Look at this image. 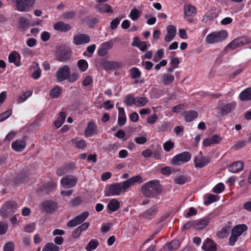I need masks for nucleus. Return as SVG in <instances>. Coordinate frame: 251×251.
Listing matches in <instances>:
<instances>
[{"instance_id":"f257e3e1","label":"nucleus","mask_w":251,"mask_h":251,"mask_svg":"<svg viewBox=\"0 0 251 251\" xmlns=\"http://www.w3.org/2000/svg\"><path fill=\"white\" fill-rule=\"evenodd\" d=\"M143 181L142 177L140 175H137L122 182L114 183L109 186L107 193L105 194V196L108 197L120 195L122 192H126L134 183H141Z\"/></svg>"},{"instance_id":"f03ea898","label":"nucleus","mask_w":251,"mask_h":251,"mask_svg":"<svg viewBox=\"0 0 251 251\" xmlns=\"http://www.w3.org/2000/svg\"><path fill=\"white\" fill-rule=\"evenodd\" d=\"M141 192L147 198H154L162 192L161 185L158 180H150L140 187Z\"/></svg>"},{"instance_id":"7ed1b4c3","label":"nucleus","mask_w":251,"mask_h":251,"mask_svg":"<svg viewBox=\"0 0 251 251\" xmlns=\"http://www.w3.org/2000/svg\"><path fill=\"white\" fill-rule=\"evenodd\" d=\"M227 37V32L226 30L213 32L206 36V41L208 44H215L224 41Z\"/></svg>"},{"instance_id":"20e7f679","label":"nucleus","mask_w":251,"mask_h":251,"mask_svg":"<svg viewBox=\"0 0 251 251\" xmlns=\"http://www.w3.org/2000/svg\"><path fill=\"white\" fill-rule=\"evenodd\" d=\"M16 9L20 12H29L33 8L35 0H14Z\"/></svg>"},{"instance_id":"39448f33","label":"nucleus","mask_w":251,"mask_h":251,"mask_svg":"<svg viewBox=\"0 0 251 251\" xmlns=\"http://www.w3.org/2000/svg\"><path fill=\"white\" fill-rule=\"evenodd\" d=\"M191 158V154L188 151H184L174 156L171 163L174 165H180L188 162Z\"/></svg>"},{"instance_id":"423d86ee","label":"nucleus","mask_w":251,"mask_h":251,"mask_svg":"<svg viewBox=\"0 0 251 251\" xmlns=\"http://www.w3.org/2000/svg\"><path fill=\"white\" fill-rule=\"evenodd\" d=\"M70 74V68L68 65H65L60 67L56 72L55 76L58 82H61L67 79Z\"/></svg>"},{"instance_id":"0eeeda50","label":"nucleus","mask_w":251,"mask_h":251,"mask_svg":"<svg viewBox=\"0 0 251 251\" xmlns=\"http://www.w3.org/2000/svg\"><path fill=\"white\" fill-rule=\"evenodd\" d=\"M77 182V178L74 176L68 175L61 179V185L65 188H70L74 187Z\"/></svg>"},{"instance_id":"6e6552de","label":"nucleus","mask_w":251,"mask_h":251,"mask_svg":"<svg viewBox=\"0 0 251 251\" xmlns=\"http://www.w3.org/2000/svg\"><path fill=\"white\" fill-rule=\"evenodd\" d=\"M89 214V212L87 211L83 212L73 219L70 220L67 223V226L68 227H73L80 224L86 220V219L88 217Z\"/></svg>"},{"instance_id":"1a4fd4ad","label":"nucleus","mask_w":251,"mask_h":251,"mask_svg":"<svg viewBox=\"0 0 251 251\" xmlns=\"http://www.w3.org/2000/svg\"><path fill=\"white\" fill-rule=\"evenodd\" d=\"M100 63L102 68L106 70L116 69L122 66V63L120 62L108 61L104 59H101Z\"/></svg>"},{"instance_id":"9d476101","label":"nucleus","mask_w":251,"mask_h":251,"mask_svg":"<svg viewBox=\"0 0 251 251\" xmlns=\"http://www.w3.org/2000/svg\"><path fill=\"white\" fill-rule=\"evenodd\" d=\"M17 204L15 201H8L5 203L0 212L2 215H11L15 212Z\"/></svg>"},{"instance_id":"9b49d317","label":"nucleus","mask_w":251,"mask_h":251,"mask_svg":"<svg viewBox=\"0 0 251 251\" xmlns=\"http://www.w3.org/2000/svg\"><path fill=\"white\" fill-rule=\"evenodd\" d=\"M236 105L235 101L223 104L219 108L221 115L224 116L233 111L236 107Z\"/></svg>"},{"instance_id":"f8f14e48","label":"nucleus","mask_w":251,"mask_h":251,"mask_svg":"<svg viewBox=\"0 0 251 251\" xmlns=\"http://www.w3.org/2000/svg\"><path fill=\"white\" fill-rule=\"evenodd\" d=\"M90 41L89 35L86 34L78 33L73 38V43L76 45L87 44Z\"/></svg>"},{"instance_id":"ddd939ff","label":"nucleus","mask_w":251,"mask_h":251,"mask_svg":"<svg viewBox=\"0 0 251 251\" xmlns=\"http://www.w3.org/2000/svg\"><path fill=\"white\" fill-rule=\"evenodd\" d=\"M42 209L48 213L54 212L57 208V204L51 201H47L42 204Z\"/></svg>"},{"instance_id":"4468645a","label":"nucleus","mask_w":251,"mask_h":251,"mask_svg":"<svg viewBox=\"0 0 251 251\" xmlns=\"http://www.w3.org/2000/svg\"><path fill=\"white\" fill-rule=\"evenodd\" d=\"M248 42L247 38L244 37H240L236 38L232 42H231L228 45V47L231 48L232 50H234L237 48L244 46L248 44Z\"/></svg>"},{"instance_id":"2eb2a0df","label":"nucleus","mask_w":251,"mask_h":251,"mask_svg":"<svg viewBox=\"0 0 251 251\" xmlns=\"http://www.w3.org/2000/svg\"><path fill=\"white\" fill-rule=\"evenodd\" d=\"M72 55L70 49H64L57 53V60L61 62H65L69 60Z\"/></svg>"},{"instance_id":"dca6fc26","label":"nucleus","mask_w":251,"mask_h":251,"mask_svg":"<svg viewBox=\"0 0 251 251\" xmlns=\"http://www.w3.org/2000/svg\"><path fill=\"white\" fill-rule=\"evenodd\" d=\"M75 169V164L73 163H69L58 169L56 173L58 176H62L66 174L71 173Z\"/></svg>"},{"instance_id":"f3484780","label":"nucleus","mask_w":251,"mask_h":251,"mask_svg":"<svg viewBox=\"0 0 251 251\" xmlns=\"http://www.w3.org/2000/svg\"><path fill=\"white\" fill-rule=\"evenodd\" d=\"M210 162L208 157L201 156L195 158L194 162L196 168H201L205 166Z\"/></svg>"},{"instance_id":"a211bd4d","label":"nucleus","mask_w":251,"mask_h":251,"mask_svg":"<svg viewBox=\"0 0 251 251\" xmlns=\"http://www.w3.org/2000/svg\"><path fill=\"white\" fill-rule=\"evenodd\" d=\"M221 138L217 134L213 135L210 138L205 139L203 141L204 147H208L212 144H217L221 141Z\"/></svg>"},{"instance_id":"6ab92c4d","label":"nucleus","mask_w":251,"mask_h":251,"mask_svg":"<svg viewBox=\"0 0 251 251\" xmlns=\"http://www.w3.org/2000/svg\"><path fill=\"white\" fill-rule=\"evenodd\" d=\"M26 145V142L24 139H19L13 141L11 147L14 151L21 152L25 148Z\"/></svg>"},{"instance_id":"aec40b11","label":"nucleus","mask_w":251,"mask_h":251,"mask_svg":"<svg viewBox=\"0 0 251 251\" xmlns=\"http://www.w3.org/2000/svg\"><path fill=\"white\" fill-rule=\"evenodd\" d=\"M167 34L165 37L164 40L166 42H171L175 38L176 33V27L172 25H168L167 27Z\"/></svg>"},{"instance_id":"412c9836","label":"nucleus","mask_w":251,"mask_h":251,"mask_svg":"<svg viewBox=\"0 0 251 251\" xmlns=\"http://www.w3.org/2000/svg\"><path fill=\"white\" fill-rule=\"evenodd\" d=\"M97 128V126L94 122H89L84 131L85 136L87 137L92 136L95 133Z\"/></svg>"},{"instance_id":"4be33fe9","label":"nucleus","mask_w":251,"mask_h":251,"mask_svg":"<svg viewBox=\"0 0 251 251\" xmlns=\"http://www.w3.org/2000/svg\"><path fill=\"white\" fill-rule=\"evenodd\" d=\"M202 249L205 251H216L217 250L216 244L209 238H207L203 243Z\"/></svg>"},{"instance_id":"5701e85b","label":"nucleus","mask_w":251,"mask_h":251,"mask_svg":"<svg viewBox=\"0 0 251 251\" xmlns=\"http://www.w3.org/2000/svg\"><path fill=\"white\" fill-rule=\"evenodd\" d=\"M157 212L158 209L157 206L153 205L143 212L142 216L144 218L151 219L155 217V215Z\"/></svg>"},{"instance_id":"b1692460","label":"nucleus","mask_w":251,"mask_h":251,"mask_svg":"<svg viewBox=\"0 0 251 251\" xmlns=\"http://www.w3.org/2000/svg\"><path fill=\"white\" fill-rule=\"evenodd\" d=\"M244 167V163L241 161H237L233 163L228 168V170L233 173H236L241 171Z\"/></svg>"},{"instance_id":"393cba45","label":"nucleus","mask_w":251,"mask_h":251,"mask_svg":"<svg viewBox=\"0 0 251 251\" xmlns=\"http://www.w3.org/2000/svg\"><path fill=\"white\" fill-rule=\"evenodd\" d=\"M54 29L61 32H67L71 29V26L63 22H59L54 25Z\"/></svg>"},{"instance_id":"a878e982","label":"nucleus","mask_w":251,"mask_h":251,"mask_svg":"<svg viewBox=\"0 0 251 251\" xmlns=\"http://www.w3.org/2000/svg\"><path fill=\"white\" fill-rule=\"evenodd\" d=\"M8 60L10 63H13L16 66L21 65L20 55L16 51H13L9 54Z\"/></svg>"},{"instance_id":"bb28decb","label":"nucleus","mask_w":251,"mask_h":251,"mask_svg":"<svg viewBox=\"0 0 251 251\" xmlns=\"http://www.w3.org/2000/svg\"><path fill=\"white\" fill-rule=\"evenodd\" d=\"M248 229V227L245 224H240L234 226L231 232L239 237L242 234Z\"/></svg>"},{"instance_id":"cd10ccee","label":"nucleus","mask_w":251,"mask_h":251,"mask_svg":"<svg viewBox=\"0 0 251 251\" xmlns=\"http://www.w3.org/2000/svg\"><path fill=\"white\" fill-rule=\"evenodd\" d=\"M97 11L103 13H112L113 10L111 6L107 4H98L95 7Z\"/></svg>"},{"instance_id":"c85d7f7f","label":"nucleus","mask_w":251,"mask_h":251,"mask_svg":"<svg viewBox=\"0 0 251 251\" xmlns=\"http://www.w3.org/2000/svg\"><path fill=\"white\" fill-rule=\"evenodd\" d=\"M198 116V113L194 110H189L184 112L183 116L187 122H190L195 119Z\"/></svg>"},{"instance_id":"c756f323","label":"nucleus","mask_w":251,"mask_h":251,"mask_svg":"<svg viewBox=\"0 0 251 251\" xmlns=\"http://www.w3.org/2000/svg\"><path fill=\"white\" fill-rule=\"evenodd\" d=\"M126 118L124 109L122 107L118 108V123L119 126H124L126 122Z\"/></svg>"},{"instance_id":"7c9ffc66","label":"nucleus","mask_w":251,"mask_h":251,"mask_svg":"<svg viewBox=\"0 0 251 251\" xmlns=\"http://www.w3.org/2000/svg\"><path fill=\"white\" fill-rule=\"evenodd\" d=\"M239 99L243 101L251 100V87L246 88L239 95Z\"/></svg>"},{"instance_id":"2f4dec72","label":"nucleus","mask_w":251,"mask_h":251,"mask_svg":"<svg viewBox=\"0 0 251 251\" xmlns=\"http://www.w3.org/2000/svg\"><path fill=\"white\" fill-rule=\"evenodd\" d=\"M209 222V219L207 218L195 221V228L199 230L203 229L208 225Z\"/></svg>"},{"instance_id":"473e14b6","label":"nucleus","mask_w":251,"mask_h":251,"mask_svg":"<svg viewBox=\"0 0 251 251\" xmlns=\"http://www.w3.org/2000/svg\"><path fill=\"white\" fill-rule=\"evenodd\" d=\"M107 208L110 211L108 212H114L117 211L120 208V202L116 199H112L107 204Z\"/></svg>"},{"instance_id":"72a5a7b5","label":"nucleus","mask_w":251,"mask_h":251,"mask_svg":"<svg viewBox=\"0 0 251 251\" xmlns=\"http://www.w3.org/2000/svg\"><path fill=\"white\" fill-rule=\"evenodd\" d=\"M184 14L186 16H193L196 14V8L191 5H185L184 7Z\"/></svg>"},{"instance_id":"f704fd0d","label":"nucleus","mask_w":251,"mask_h":251,"mask_svg":"<svg viewBox=\"0 0 251 251\" xmlns=\"http://www.w3.org/2000/svg\"><path fill=\"white\" fill-rule=\"evenodd\" d=\"M19 28L23 31L26 30L29 25V21L27 19L20 17L19 18Z\"/></svg>"},{"instance_id":"c9c22d12","label":"nucleus","mask_w":251,"mask_h":251,"mask_svg":"<svg viewBox=\"0 0 251 251\" xmlns=\"http://www.w3.org/2000/svg\"><path fill=\"white\" fill-rule=\"evenodd\" d=\"M99 245V242L96 239H92L85 247L87 251H92L95 250Z\"/></svg>"},{"instance_id":"e433bc0d","label":"nucleus","mask_w":251,"mask_h":251,"mask_svg":"<svg viewBox=\"0 0 251 251\" xmlns=\"http://www.w3.org/2000/svg\"><path fill=\"white\" fill-rule=\"evenodd\" d=\"M148 101V99L147 97H136L135 98L134 105L138 107H142L144 106Z\"/></svg>"},{"instance_id":"4c0bfd02","label":"nucleus","mask_w":251,"mask_h":251,"mask_svg":"<svg viewBox=\"0 0 251 251\" xmlns=\"http://www.w3.org/2000/svg\"><path fill=\"white\" fill-rule=\"evenodd\" d=\"M71 142L73 144H75L78 149H84L86 146V142L84 140H78V138H73L71 140Z\"/></svg>"},{"instance_id":"58836bf2","label":"nucleus","mask_w":251,"mask_h":251,"mask_svg":"<svg viewBox=\"0 0 251 251\" xmlns=\"http://www.w3.org/2000/svg\"><path fill=\"white\" fill-rule=\"evenodd\" d=\"M61 88L57 85L50 90V95L52 98H57L61 94Z\"/></svg>"},{"instance_id":"ea45409f","label":"nucleus","mask_w":251,"mask_h":251,"mask_svg":"<svg viewBox=\"0 0 251 251\" xmlns=\"http://www.w3.org/2000/svg\"><path fill=\"white\" fill-rule=\"evenodd\" d=\"M59 247L55 245L53 243H49L47 244L42 251H59Z\"/></svg>"},{"instance_id":"a19ab883","label":"nucleus","mask_w":251,"mask_h":251,"mask_svg":"<svg viewBox=\"0 0 251 251\" xmlns=\"http://www.w3.org/2000/svg\"><path fill=\"white\" fill-rule=\"evenodd\" d=\"M162 82L165 85H169L175 79L174 76L171 74H164L162 75Z\"/></svg>"},{"instance_id":"79ce46f5","label":"nucleus","mask_w":251,"mask_h":251,"mask_svg":"<svg viewBox=\"0 0 251 251\" xmlns=\"http://www.w3.org/2000/svg\"><path fill=\"white\" fill-rule=\"evenodd\" d=\"M129 73L132 79L138 78L141 76V73L136 67H133L129 70Z\"/></svg>"},{"instance_id":"37998d69","label":"nucleus","mask_w":251,"mask_h":251,"mask_svg":"<svg viewBox=\"0 0 251 251\" xmlns=\"http://www.w3.org/2000/svg\"><path fill=\"white\" fill-rule=\"evenodd\" d=\"M141 14V11H140L136 8H134L131 10L129 16L132 20L136 21L139 18Z\"/></svg>"},{"instance_id":"c03bdc74","label":"nucleus","mask_w":251,"mask_h":251,"mask_svg":"<svg viewBox=\"0 0 251 251\" xmlns=\"http://www.w3.org/2000/svg\"><path fill=\"white\" fill-rule=\"evenodd\" d=\"M77 65L79 70L82 72L86 71L88 67V63L84 59H80L78 60Z\"/></svg>"},{"instance_id":"a18cd8bd","label":"nucleus","mask_w":251,"mask_h":251,"mask_svg":"<svg viewBox=\"0 0 251 251\" xmlns=\"http://www.w3.org/2000/svg\"><path fill=\"white\" fill-rule=\"evenodd\" d=\"M229 228L227 226L223 227L217 233V236L220 239L226 237L229 233Z\"/></svg>"},{"instance_id":"49530a36","label":"nucleus","mask_w":251,"mask_h":251,"mask_svg":"<svg viewBox=\"0 0 251 251\" xmlns=\"http://www.w3.org/2000/svg\"><path fill=\"white\" fill-rule=\"evenodd\" d=\"M133 46L138 47L141 51H144L147 49V45L145 42L139 41L137 42H133L132 43Z\"/></svg>"},{"instance_id":"de8ad7c7","label":"nucleus","mask_w":251,"mask_h":251,"mask_svg":"<svg viewBox=\"0 0 251 251\" xmlns=\"http://www.w3.org/2000/svg\"><path fill=\"white\" fill-rule=\"evenodd\" d=\"M174 181L176 184L182 185L188 181V178L185 176L181 175L175 178Z\"/></svg>"},{"instance_id":"09e8293b","label":"nucleus","mask_w":251,"mask_h":251,"mask_svg":"<svg viewBox=\"0 0 251 251\" xmlns=\"http://www.w3.org/2000/svg\"><path fill=\"white\" fill-rule=\"evenodd\" d=\"M79 77V75L77 73L74 72L72 74H69L68 75L67 80L70 83H74L75 81H76Z\"/></svg>"},{"instance_id":"8fccbe9b","label":"nucleus","mask_w":251,"mask_h":251,"mask_svg":"<svg viewBox=\"0 0 251 251\" xmlns=\"http://www.w3.org/2000/svg\"><path fill=\"white\" fill-rule=\"evenodd\" d=\"M12 109H10L0 114V122H3L8 118H9L12 114Z\"/></svg>"},{"instance_id":"3c124183","label":"nucleus","mask_w":251,"mask_h":251,"mask_svg":"<svg viewBox=\"0 0 251 251\" xmlns=\"http://www.w3.org/2000/svg\"><path fill=\"white\" fill-rule=\"evenodd\" d=\"M35 67H37V69L35 70L34 72L32 73L31 76L34 79H37L41 76V70L40 68L38 67V64H36Z\"/></svg>"},{"instance_id":"603ef678","label":"nucleus","mask_w":251,"mask_h":251,"mask_svg":"<svg viewBox=\"0 0 251 251\" xmlns=\"http://www.w3.org/2000/svg\"><path fill=\"white\" fill-rule=\"evenodd\" d=\"M164 55V50L160 49L157 51L153 57V61L157 62L161 59Z\"/></svg>"},{"instance_id":"864d4df0","label":"nucleus","mask_w":251,"mask_h":251,"mask_svg":"<svg viewBox=\"0 0 251 251\" xmlns=\"http://www.w3.org/2000/svg\"><path fill=\"white\" fill-rule=\"evenodd\" d=\"M180 245L179 241L178 240H174L168 244V248L170 250H176Z\"/></svg>"},{"instance_id":"5fc2aeb1","label":"nucleus","mask_w":251,"mask_h":251,"mask_svg":"<svg viewBox=\"0 0 251 251\" xmlns=\"http://www.w3.org/2000/svg\"><path fill=\"white\" fill-rule=\"evenodd\" d=\"M32 95V92L30 91H27L25 92L24 94L21 95L18 100V102L21 103L24 102L25 100L27 98L29 97Z\"/></svg>"},{"instance_id":"6e6d98bb","label":"nucleus","mask_w":251,"mask_h":251,"mask_svg":"<svg viewBox=\"0 0 251 251\" xmlns=\"http://www.w3.org/2000/svg\"><path fill=\"white\" fill-rule=\"evenodd\" d=\"M217 197H218V196L213 194L208 195L207 196L208 200L204 201V204L207 205L217 201Z\"/></svg>"},{"instance_id":"4d7b16f0","label":"nucleus","mask_w":251,"mask_h":251,"mask_svg":"<svg viewBox=\"0 0 251 251\" xmlns=\"http://www.w3.org/2000/svg\"><path fill=\"white\" fill-rule=\"evenodd\" d=\"M76 13L74 11H67L62 14L63 18L66 19H71L75 17Z\"/></svg>"},{"instance_id":"13d9d810","label":"nucleus","mask_w":251,"mask_h":251,"mask_svg":"<svg viewBox=\"0 0 251 251\" xmlns=\"http://www.w3.org/2000/svg\"><path fill=\"white\" fill-rule=\"evenodd\" d=\"M113 40H111L108 41L103 42L100 46L104 49H106L107 50H110L113 47Z\"/></svg>"},{"instance_id":"bf43d9fd","label":"nucleus","mask_w":251,"mask_h":251,"mask_svg":"<svg viewBox=\"0 0 251 251\" xmlns=\"http://www.w3.org/2000/svg\"><path fill=\"white\" fill-rule=\"evenodd\" d=\"M225 186L223 183H219L217 184L213 188V192L215 193H221L224 189Z\"/></svg>"},{"instance_id":"052dcab7","label":"nucleus","mask_w":251,"mask_h":251,"mask_svg":"<svg viewBox=\"0 0 251 251\" xmlns=\"http://www.w3.org/2000/svg\"><path fill=\"white\" fill-rule=\"evenodd\" d=\"M174 147V144L171 141H168L163 144V148L165 151L168 152Z\"/></svg>"},{"instance_id":"680f3d73","label":"nucleus","mask_w":251,"mask_h":251,"mask_svg":"<svg viewBox=\"0 0 251 251\" xmlns=\"http://www.w3.org/2000/svg\"><path fill=\"white\" fill-rule=\"evenodd\" d=\"M238 237V236H237L232 232H231V235L229 238V245L231 246H234L235 245V242L237 241Z\"/></svg>"},{"instance_id":"e2e57ef3","label":"nucleus","mask_w":251,"mask_h":251,"mask_svg":"<svg viewBox=\"0 0 251 251\" xmlns=\"http://www.w3.org/2000/svg\"><path fill=\"white\" fill-rule=\"evenodd\" d=\"M135 98L128 95L125 99L124 102L127 106H129L132 104H134Z\"/></svg>"},{"instance_id":"0e129e2a","label":"nucleus","mask_w":251,"mask_h":251,"mask_svg":"<svg viewBox=\"0 0 251 251\" xmlns=\"http://www.w3.org/2000/svg\"><path fill=\"white\" fill-rule=\"evenodd\" d=\"M14 244L12 242H8L4 246V251H14Z\"/></svg>"},{"instance_id":"69168bd1","label":"nucleus","mask_w":251,"mask_h":251,"mask_svg":"<svg viewBox=\"0 0 251 251\" xmlns=\"http://www.w3.org/2000/svg\"><path fill=\"white\" fill-rule=\"evenodd\" d=\"M35 225L34 224V223H30L27 225H26L24 228H25V231L26 232H28V233H30V232H32L34 229H35Z\"/></svg>"},{"instance_id":"338daca9","label":"nucleus","mask_w":251,"mask_h":251,"mask_svg":"<svg viewBox=\"0 0 251 251\" xmlns=\"http://www.w3.org/2000/svg\"><path fill=\"white\" fill-rule=\"evenodd\" d=\"M120 22V20L118 18L113 19L110 23L111 28L113 29H116L119 25Z\"/></svg>"},{"instance_id":"774afa93","label":"nucleus","mask_w":251,"mask_h":251,"mask_svg":"<svg viewBox=\"0 0 251 251\" xmlns=\"http://www.w3.org/2000/svg\"><path fill=\"white\" fill-rule=\"evenodd\" d=\"M82 202V200L79 197H76L75 199L71 201L70 204L73 206H76L79 205Z\"/></svg>"}]
</instances>
